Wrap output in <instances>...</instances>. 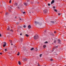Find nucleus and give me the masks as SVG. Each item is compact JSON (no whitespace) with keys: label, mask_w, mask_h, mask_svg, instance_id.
Listing matches in <instances>:
<instances>
[{"label":"nucleus","mask_w":66,"mask_h":66,"mask_svg":"<svg viewBox=\"0 0 66 66\" xmlns=\"http://www.w3.org/2000/svg\"><path fill=\"white\" fill-rule=\"evenodd\" d=\"M18 8H19V7H18Z\"/></svg>","instance_id":"obj_56"},{"label":"nucleus","mask_w":66,"mask_h":66,"mask_svg":"<svg viewBox=\"0 0 66 66\" xmlns=\"http://www.w3.org/2000/svg\"><path fill=\"white\" fill-rule=\"evenodd\" d=\"M1 36H2V35L0 33V37H1Z\"/></svg>","instance_id":"obj_36"},{"label":"nucleus","mask_w":66,"mask_h":66,"mask_svg":"<svg viewBox=\"0 0 66 66\" xmlns=\"http://www.w3.org/2000/svg\"><path fill=\"white\" fill-rule=\"evenodd\" d=\"M38 38V36L37 35H35L34 37V39H36Z\"/></svg>","instance_id":"obj_1"},{"label":"nucleus","mask_w":66,"mask_h":66,"mask_svg":"<svg viewBox=\"0 0 66 66\" xmlns=\"http://www.w3.org/2000/svg\"><path fill=\"white\" fill-rule=\"evenodd\" d=\"M20 35H22V34H21V33L20 34Z\"/></svg>","instance_id":"obj_42"},{"label":"nucleus","mask_w":66,"mask_h":66,"mask_svg":"<svg viewBox=\"0 0 66 66\" xmlns=\"http://www.w3.org/2000/svg\"><path fill=\"white\" fill-rule=\"evenodd\" d=\"M29 13L31 14V12H30Z\"/></svg>","instance_id":"obj_51"},{"label":"nucleus","mask_w":66,"mask_h":66,"mask_svg":"<svg viewBox=\"0 0 66 66\" xmlns=\"http://www.w3.org/2000/svg\"><path fill=\"white\" fill-rule=\"evenodd\" d=\"M2 4H4V2L3 1L2 2Z\"/></svg>","instance_id":"obj_22"},{"label":"nucleus","mask_w":66,"mask_h":66,"mask_svg":"<svg viewBox=\"0 0 66 66\" xmlns=\"http://www.w3.org/2000/svg\"><path fill=\"white\" fill-rule=\"evenodd\" d=\"M9 10V12H11V10Z\"/></svg>","instance_id":"obj_43"},{"label":"nucleus","mask_w":66,"mask_h":66,"mask_svg":"<svg viewBox=\"0 0 66 66\" xmlns=\"http://www.w3.org/2000/svg\"><path fill=\"white\" fill-rule=\"evenodd\" d=\"M30 0H27V1L28 2L30 1Z\"/></svg>","instance_id":"obj_44"},{"label":"nucleus","mask_w":66,"mask_h":66,"mask_svg":"<svg viewBox=\"0 0 66 66\" xmlns=\"http://www.w3.org/2000/svg\"><path fill=\"white\" fill-rule=\"evenodd\" d=\"M7 30H10V28H8Z\"/></svg>","instance_id":"obj_25"},{"label":"nucleus","mask_w":66,"mask_h":66,"mask_svg":"<svg viewBox=\"0 0 66 66\" xmlns=\"http://www.w3.org/2000/svg\"><path fill=\"white\" fill-rule=\"evenodd\" d=\"M47 12V10L45 9L44 10L43 13L44 14H45Z\"/></svg>","instance_id":"obj_2"},{"label":"nucleus","mask_w":66,"mask_h":66,"mask_svg":"<svg viewBox=\"0 0 66 66\" xmlns=\"http://www.w3.org/2000/svg\"><path fill=\"white\" fill-rule=\"evenodd\" d=\"M9 14V13H8V12H6V13H5V15H7V14Z\"/></svg>","instance_id":"obj_19"},{"label":"nucleus","mask_w":66,"mask_h":66,"mask_svg":"<svg viewBox=\"0 0 66 66\" xmlns=\"http://www.w3.org/2000/svg\"><path fill=\"white\" fill-rule=\"evenodd\" d=\"M54 48H55V47H54V49H55Z\"/></svg>","instance_id":"obj_47"},{"label":"nucleus","mask_w":66,"mask_h":66,"mask_svg":"<svg viewBox=\"0 0 66 66\" xmlns=\"http://www.w3.org/2000/svg\"><path fill=\"white\" fill-rule=\"evenodd\" d=\"M58 15H59V16H60V13H58Z\"/></svg>","instance_id":"obj_34"},{"label":"nucleus","mask_w":66,"mask_h":66,"mask_svg":"<svg viewBox=\"0 0 66 66\" xmlns=\"http://www.w3.org/2000/svg\"><path fill=\"white\" fill-rule=\"evenodd\" d=\"M53 8L54 9V8H55V7L53 6Z\"/></svg>","instance_id":"obj_39"},{"label":"nucleus","mask_w":66,"mask_h":66,"mask_svg":"<svg viewBox=\"0 0 66 66\" xmlns=\"http://www.w3.org/2000/svg\"><path fill=\"white\" fill-rule=\"evenodd\" d=\"M23 14H25V13H26V12H23Z\"/></svg>","instance_id":"obj_28"},{"label":"nucleus","mask_w":66,"mask_h":66,"mask_svg":"<svg viewBox=\"0 0 66 66\" xmlns=\"http://www.w3.org/2000/svg\"><path fill=\"white\" fill-rule=\"evenodd\" d=\"M58 42H60V39H58Z\"/></svg>","instance_id":"obj_32"},{"label":"nucleus","mask_w":66,"mask_h":66,"mask_svg":"<svg viewBox=\"0 0 66 66\" xmlns=\"http://www.w3.org/2000/svg\"><path fill=\"white\" fill-rule=\"evenodd\" d=\"M10 31H11L12 32H13V30L12 29H11L10 30Z\"/></svg>","instance_id":"obj_31"},{"label":"nucleus","mask_w":66,"mask_h":66,"mask_svg":"<svg viewBox=\"0 0 66 66\" xmlns=\"http://www.w3.org/2000/svg\"><path fill=\"white\" fill-rule=\"evenodd\" d=\"M31 4H33V2H31Z\"/></svg>","instance_id":"obj_40"},{"label":"nucleus","mask_w":66,"mask_h":66,"mask_svg":"<svg viewBox=\"0 0 66 66\" xmlns=\"http://www.w3.org/2000/svg\"><path fill=\"white\" fill-rule=\"evenodd\" d=\"M14 5L15 6H17V3H16L14 4Z\"/></svg>","instance_id":"obj_7"},{"label":"nucleus","mask_w":66,"mask_h":66,"mask_svg":"<svg viewBox=\"0 0 66 66\" xmlns=\"http://www.w3.org/2000/svg\"><path fill=\"white\" fill-rule=\"evenodd\" d=\"M50 61H52V59H51L50 60Z\"/></svg>","instance_id":"obj_37"},{"label":"nucleus","mask_w":66,"mask_h":66,"mask_svg":"<svg viewBox=\"0 0 66 66\" xmlns=\"http://www.w3.org/2000/svg\"><path fill=\"white\" fill-rule=\"evenodd\" d=\"M54 11H55V12H57V10L56 9H54Z\"/></svg>","instance_id":"obj_17"},{"label":"nucleus","mask_w":66,"mask_h":66,"mask_svg":"<svg viewBox=\"0 0 66 66\" xmlns=\"http://www.w3.org/2000/svg\"><path fill=\"white\" fill-rule=\"evenodd\" d=\"M20 20H21L20 18Z\"/></svg>","instance_id":"obj_46"},{"label":"nucleus","mask_w":66,"mask_h":66,"mask_svg":"<svg viewBox=\"0 0 66 66\" xmlns=\"http://www.w3.org/2000/svg\"><path fill=\"white\" fill-rule=\"evenodd\" d=\"M45 44H46V43H48V42H44Z\"/></svg>","instance_id":"obj_27"},{"label":"nucleus","mask_w":66,"mask_h":66,"mask_svg":"<svg viewBox=\"0 0 66 66\" xmlns=\"http://www.w3.org/2000/svg\"><path fill=\"white\" fill-rule=\"evenodd\" d=\"M11 0H10L9 1V3H11Z\"/></svg>","instance_id":"obj_23"},{"label":"nucleus","mask_w":66,"mask_h":66,"mask_svg":"<svg viewBox=\"0 0 66 66\" xmlns=\"http://www.w3.org/2000/svg\"><path fill=\"white\" fill-rule=\"evenodd\" d=\"M18 64H19V65H21V63L20 62V61L18 62Z\"/></svg>","instance_id":"obj_8"},{"label":"nucleus","mask_w":66,"mask_h":66,"mask_svg":"<svg viewBox=\"0 0 66 66\" xmlns=\"http://www.w3.org/2000/svg\"><path fill=\"white\" fill-rule=\"evenodd\" d=\"M5 46H6V44H3V47H5Z\"/></svg>","instance_id":"obj_13"},{"label":"nucleus","mask_w":66,"mask_h":66,"mask_svg":"<svg viewBox=\"0 0 66 66\" xmlns=\"http://www.w3.org/2000/svg\"><path fill=\"white\" fill-rule=\"evenodd\" d=\"M12 6H11L10 7V9H12Z\"/></svg>","instance_id":"obj_38"},{"label":"nucleus","mask_w":66,"mask_h":66,"mask_svg":"<svg viewBox=\"0 0 66 66\" xmlns=\"http://www.w3.org/2000/svg\"><path fill=\"white\" fill-rule=\"evenodd\" d=\"M31 28V26L30 25H29L28 26V29H30Z\"/></svg>","instance_id":"obj_4"},{"label":"nucleus","mask_w":66,"mask_h":66,"mask_svg":"<svg viewBox=\"0 0 66 66\" xmlns=\"http://www.w3.org/2000/svg\"><path fill=\"white\" fill-rule=\"evenodd\" d=\"M65 66H66V65H65Z\"/></svg>","instance_id":"obj_55"},{"label":"nucleus","mask_w":66,"mask_h":66,"mask_svg":"<svg viewBox=\"0 0 66 66\" xmlns=\"http://www.w3.org/2000/svg\"><path fill=\"white\" fill-rule=\"evenodd\" d=\"M19 54H20V53L19 52H18L17 54V55H19Z\"/></svg>","instance_id":"obj_10"},{"label":"nucleus","mask_w":66,"mask_h":66,"mask_svg":"<svg viewBox=\"0 0 66 66\" xmlns=\"http://www.w3.org/2000/svg\"><path fill=\"white\" fill-rule=\"evenodd\" d=\"M46 47V46L45 45H44V46H43V47L44 48H45V47Z\"/></svg>","instance_id":"obj_15"},{"label":"nucleus","mask_w":66,"mask_h":66,"mask_svg":"<svg viewBox=\"0 0 66 66\" xmlns=\"http://www.w3.org/2000/svg\"><path fill=\"white\" fill-rule=\"evenodd\" d=\"M42 54H40V57H41V56H42Z\"/></svg>","instance_id":"obj_33"},{"label":"nucleus","mask_w":66,"mask_h":66,"mask_svg":"<svg viewBox=\"0 0 66 66\" xmlns=\"http://www.w3.org/2000/svg\"><path fill=\"white\" fill-rule=\"evenodd\" d=\"M38 66H39V64H38Z\"/></svg>","instance_id":"obj_49"},{"label":"nucleus","mask_w":66,"mask_h":66,"mask_svg":"<svg viewBox=\"0 0 66 66\" xmlns=\"http://www.w3.org/2000/svg\"><path fill=\"white\" fill-rule=\"evenodd\" d=\"M55 43V41H54Z\"/></svg>","instance_id":"obj_50"},{"label":"nucleus","mask_w":66,"mask_h":66,"mask_svg":"<svg viewBox=\"0 0 66 66\" xmlns=\"http://www.w3.org/2000/svg\"><path fill=\"white\" fill-rule=\"evenodd\" d=\"M35 23V24H38V22H36V21H35L34 22Z\"/></svg>","instance_id":"obj_3"},{"label":"nucleus","mask_w":66,"mask_h":66,"mask_svg":"<svg viewBox=\"0 0 66 66\" xmlns=\"http://www.w3.org/2000/svg\"><path fill=\"white\" fill-rule=\"evenodd\" d=\"M45 66H46V65H45Z\"/></svg>","instance_id":"obj_54"},{"label":"nucleus","mask_w":66,"mask_h":66,"mask_svg":"<svg viewBox=\"0 0 66 66\" xmlns=\"http://www.w3.org/2000/svg\"><path fill=\"white\" fill-rule=\"evenodd\" d=\"M11 28H12V27H11Z\"/></svg>","instance_id":"obj_53"},{"label":"nucleus","mask_w":66,"mask_h":66,"mask_svg":"<svg viewBox=\"0 0 66 66\" xmlns=\"http://www.w3.org/2000/svg\"><path fill=\"white\" fill-rule=\"evenodd\" d=\"M37 48H36L35 49V51H37Z\"/></svg>","instance_id":"obj_16"},{"label":"nucleus","mask_w":66,"mask_h":66,"mask_svg":"<svg viewBox=\"0 0 66 66\" xmlns=\"http://www.w3.org/2000/svg\"><path fill=\"white\" fill-rule=\"evenodd\" d=\"M55 47L56 48H57V47H58V46H55Z\"/></svg>","instance_id":"obj_20"},{"label":"nucleus","mask_w":66,"mask_h":66,"mask_svg":"<svg viewBox=\"0 0 66 66\" xmlns=\"http://www.w3.org/2000/svg\"><path fill=\"white\" fill-rule=\"evenodd\" d=\"M23 39H20V41H21V42H22V40Z\"/></svg>","instance_id":"obj_26"},{"label":"nucleus","mask_w":66,"mask_h":66,"mask_svg":"<svg viewBox=\"0 0 66 66\" xmlns=\"http://www.w3.org/2000/svg\"><path fill=\"white\" fill-rule=\"evenodd\" d=\"M26 36L27 37H28V36H29V35H28L27 34H26Z\"/></svg>","instance_id":"obj_12"},{"label":"nucleus","mask_w":66,"mask_h":66,"mask_svg":"<svg viewBox=\"0 0 66 66\" xmlns=\"http://www.w3.org/2000/svg\"><path fill=\"white\" fill-rule=\"evenodd\" d=\"M11 45H13V44H11Z\"/></svg>","instance_id":"obj_48"},{"label":"nucleus","mask_w":66,"mask_h":66,"mask_svg":"<svg viewBox=\"0 0 66 66\" xmlns=\"http://www.w3.org/2000/svg\"><path fill=\"white\" fill-rule=\"evenodd\" d=\"M4 44H6V42H4Z\"/></svg>","instance_id":"obj_24"},{"label":"nucleus","mask_w":66,"mask_h":66,"mask_svg":"<svg viewBox=\"0 0 66 66\" xmlns=\"http://www.w3.org/2000/svg\"><path fill=\"white\" fill-rule=\"evenodd\" d=\"M24 5H27V3H24Z\"/></svg>","instance_id":"obj_21"},{"label":"nucleus","mask_w":66,"mask_h":66,"mask_svg":"<svg viewBox=\"0 0 66 66\" xmlns=\"http://www.w3.org/2000/svg\"><path fill=\"white\" fill-rule=\"evenodd\" d=\"M23 60H24V61H27V59L26 58L23 59Z\"/></svg>","instance_id":"obj_6"},{"label":"nucleus","mask_w":66,"mask_h":66,"mask_svg":"<svg viewBox=\"0 0 66 66\" xmlns=\"http://www.w3.org/2000/svg\"><path fill=\"white\" fill-rule=\"evenodd\" d=\"M5 51H6L7 50L6 49V48L5 49Z\"/></svg>","instance_id":"obj_35"},{"label":"nucleus","mask_w":66,"mask_h":66,"mask_svg":"<svg viewBox=\"0 0 66 66\" xmlns=\"http://www.w3.org/2000/svg\"><path fill=\"white\" fill-rule=\"evenodd\" d=\"M51 22L52 23H54V21H51Z\"/></svg>","instance_id":"obj_11"},{"label":"nucleus","mask_w":66,"mask_h":66,"mask_svg":"<svg viewBox=\"0 0 66 66\" xmlns=\"http://www.w3.org/2000/svg\"><path fill=\"white\" fill-rule=\"evenodd\" d=\"M54 2V1L53 0L51 2V4H53V3Z\"/></svg>","instance_id":"obj_5"},{"label":"nucleus","mask_w":66,"mask_h":66,"mask_svg":"<svg viewBox=\"0 0 66 66\" xmlns=\"http://www.w3.org/2000/svg\"><path fill=\"white\" fill-rule=\"evenodd\" d=\"M34 48H31L30 49V50H34Z\"/></svg>","instance_id":"obj_14"},{"label":"nucleus","mask_w":66,"mask_h":66,"mask_svg":"<svg viewBox=\"0 0 66 66\" xmlns=\"http://www.w3.org/2000/svg\"><path fill=\"white\" fill-rule=\"evenodd\" d=\"M56 31H54V33H55H55H56Z\"/></svg>","instance_id":"obj_41"},{"label":"nucleus","mask_w":66,"mask_h":66,"mask_svg":"<svg viewBox=\"0 0 66 66\" xmlns=\"http://www.w3.org/2000/svg\"><path fill=\"white\" fill-rule=\"evenodd\" d=\"M23 27H24V28H26V26L24 25L23 26Z\"/></svg>","instance_id":"obj_30"},{"label":"nucleus","mask_w":66,"mask_h":66,"mask_svg":"<svg viewBox=\"0 0 66 66\" xmlns=\"http://www.w3.org/2000/svg\"><path fill=\"white\" fill-rule=\"evenodd\" d=\"M16 24L18 25V24H19V23L17 22L16 23Z\"/></svg>","instance_id":"obj_18"},{"label":"nucleus","mask_w":66,"mask_h":66,"mask_svg":"<svg viewBox=\"0 0 66 66\" xmlns=\"http://www.w3.org/2000/svg\"><path fill=\"white\" fill-rule=\"evenodd\" d=\"M0 54H2V53H0Z\"/></svg>","instance_id":"obj_45"},{"label":"nucleus","mask_w":66,"mask_h":66,"mask_svg":"<svg viewBox=\"0 0 66 66\" xmlns=\"http://www.w3.org/2000/svg\"><path fill=\"white\" fill-rule=\"evenodd\" d=\"M48 6H50V4H48Z\"/></svg>","instance_id":"obj_29"},{"label":"nucleus","mask_w":66,"mask_h":66,"mask_svg":"<svg viewBox=\"0 0 66 66\" xmlns=\"http://www.w3.org/2000/svg\"><path fill=\"white\" fill-rule=\"evenodd\" d=\"M53 50H52V51H53Z\"/></svg>","instance_id":"obj_52"},{"label":"nucleus","mask_w":66,"mask_h":66,"mask_svg":"<svg viewBox=\"0 0 66 66\" xmlns=\"http://www.w3.org/2000/svg\"><path fill=\"white\" fill-rule=\"evenodd\" d=\"M9 42L10 43H12V41L11 40H9Z\"/></svg>","instance_id":"obj_9"}]
</instances>
